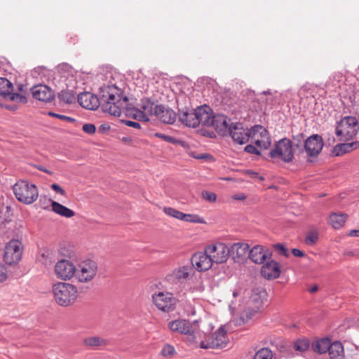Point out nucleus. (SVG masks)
<instances>
[{
	"label": "nucleus",
	"instance_id": "39448f33",
	"mask_svg": "<svg viewBox=\"0 0 359 359\" xmlns=\"http://www.w3.org/2000/svg\"><path fill=\"white\" fill-rule=\"evenodd\" d=\"M196 324L184 319L175 320L169 323L168 327L172 331L185 334L191 344L198 343L200 332L196 330Z\"/></svg>",
	"mask_w": 359,
	"mask_h": 359
},
{
	"label": "nucleus",
	"instance_id": "c03bdc74",
	"mask_svg": "<svg viewBox=\"0 0 359 359\" xmlns=\"http://www.w3.org/2000/svg\"><path fill=\"white\" fill-rule=\"evenodd\" d=\"M202 196L205 201L210 203L215 202L217 200V195L215 193L208 191H203Z\"/></svg>",
	"mask_w": 359,
	"mask_h": 359
},
{
	"label": "nucleus",
	"instance_id": "393cba45",
	"mask_svg": "<svg viewBox=\"0 0 359 359\" xmlns=\"http://www.w3.org/2000/svg\"><path fill=\"white\" fill-rule=\"evenodd\" d=\"M270 256L271 253L261 245L255 246L249 252L250 259L256 264H262Z\"/></svg>",
	"mask_w": 359,
	"mask_h": 359
},
{
	"label": "nucleus",
	"instance_id": "7c9ffc66",
	"mask_svg": "<svg viewBox=\"0 0 359 359\" xmlns=\"http://www.w3.org/2000/svg\"><path fill=\"white\" fill-rule=\"evenodd\" d=\"M51 206L53 211L62 217L70 218L75 215L72 210L67 208L58 202L53 201Z\"/></svg>",
	"mask_w": 359,
	"mask_h": 359
},
{
	"label": "nucleus",
	"instance_id": "9b49d317",
	"mask_svg": "<svg viewBox=\"0 0 359 359\" xmlns=\"http://www.w3.org/2000/svg\"><path fill=\"white\" fill-rule=\"evenodd\" d=\"M97 272V264L93 260H86L76 268L75 277L79 283H88L94 278Z\"/></svg>",
	"mask_w": 359,
	"mask_h": 359
},
{
	"label": "nucleus",
	"instance_id": "a878e982",
	"mask_svg": "<svg viewBox=\"0 0 359 359\" xmlns=\"http://www.w3.org/2000/svg\"><path fill=\"white\" fill-rule=\"evenodd\" d=\"M359 147V141H353L351 142H344L336 144L332 151V154L334 156H340L345 154L351 152Z\"/></svg>",
	"mask_w": 359,
	"mask_h": 359
},
{
	"label": "nucleus",
	"instance_id": "338daca9",
	"mask_svg": "<svg viewBox=\"0 0 359 359\" xmlns=\"http://www.w3.org/2000/svg\"><path fill=\"white\" fill-rule=\"evenodd\" d=\"M6 108L9 109L11 110H15V109H17V107H15V106H10V107L7 106Z\"/></svg>",
	"mask_w": 359,
	"mask_h": 359
},
{
	"label": "nucleus",
	"instance_id": "f8f14e48",
	"mask_svg": "<svg viewBox=\"0 0 359 359\" xmlns=\"http://www.w3.org/2000/svg\"><path fill=\"white\" fill-rule=\"evenodd\" d=\"M22 245L18 240H11L5 246L4 259L8 265L17 264L22 257Z\"/></svg>",
	"mask_w": 359,
	"mask_h": 359
},
{
	"label": "nucleus",
	"instance_id": "680f3d73",
	"mask_svg": "<svg viewBox=\"0 0 359 359\" xmlns=\"http://www.w3.org/2000/svg\"><path fill=\"white\" fill-rule=\"evenodd\" d=\"M110 128V127L107 125V124H102L101 125L100 127H99V130L100 131H105V130H109Z\"/></svg>",
	"mask_w": 359,
	"mask_h": 359
},
{
	"label": "nucleus",
	"instance_id": "aec40b11",
	"mask_svg": "<svg viewBox=\"0 0 359 359\" xmlns=\"http://www.w3.org/2000/svg\"><path fill=\"white\" fill-rule=\"evenodd\" d=\"M195 111L198 121V126L201 125L210 127V126L212 125V118L215 114L210 107L205 104L200 106L195 109Z\"/></svg>",
	"mask_w": 359,
	"mask_h": 359
},
{
	"label": "nucleus",
	"instance_id": "774afa93",
	"mask_svg": "<svg viewBox=\"0 0 359 359\" xmlns=\"http://www.w3.org/2000/svg\"><path fill=\"white\" fill-rule=\"evenodd\" d=\"M196 158H198V159H199V158H205V156L204 155H201V156H196Z\"/></svg>",
	"mask_w": 359,
	"mask_h": 359
},
{
	"label": "nucleus",
	"instance_id": "ea45409f",
	"mask_svg": "<svg viewBox=\"0 0 359 359\" xmlns=\"http://www.w3.org/2000/svg\"><path fill=\"white\" fill-rule=\"evenodd\" d=\"M295 350L304 352L309 347V341L307 339H298L294 345Z\"/></svg>",
	"mask_w": 359,
	"mask_h": 359
},
{
	"label": "nucleus",
	"instance_id": "2f4dec72",
	"mask_svg": "<svg viewBox=\"0 0 359 359\" xmlns=\"http://www.w3.org/2000/svg\"><path fill=\"white\" fill-rule=\"evenodd\" d=\"M347 219L346 214L332 213L329 217V223L335 229L343 226Z\"/></svg>",
	"mask_w": 359,
	"mask_h": 359
},
{
	"label": "nucleus",
	"instance_id": "cd10ccee",
	"mask_svg": "<svg viewBox=\"0 0 359 359\" xmlns=\"http://www.w3.org/2000/svg\"><path fill=\"white\" fill-rule=\"evenodd\" d=\"M250 246L247 243H234L229 249L233 258L235 259H242L245 257L250 252Z\"/></svg>",
	"mask_w": 359,
	"mask_h": 359
},
{
	"label": "nucleus",
	"instance_id": "e433bc0d",
	"mask_svg": "<svg viewBox=\"0 0 359 359\" xmlns=\"http://www.w3.org/2000/svg\"><path fill=\"white\" fill-rule=\"evenodd\" d=\"M163 212L168 216L178 219L182 221L183 220L184 213L175 208L171 207H165L163 208Z\"/></svg>",
	"mask_w": 359,
	"mask_h": 359
},
{
	"label": "nucleus",
	"instance_id": "5fc2aeb1",
	"mask_svg": "<svg viewBox=\"0 0 359 359\" xmlns=\"http://www.w3.org/2000/svg\"><path fill=\"white\" fill-rule=\"evenodd\" d=\"M123 123L126 126L133 127L135 128H137V129H140L141 127L140 124L138 122H135V121L125 120V121H123Z\"/></svg>",
	"mask_w": 359,
	"mask_h": 359
},
{
	"label": "nucleus",
	"instance_id": "6ab92c4d",
	"mask_svg": "<svg viewBox=\"0 0 359 359\" xmlns=\"http://www.w3.org/2000/svg\"><path fill=\"white\" fill-rule=\"evenodd\" d=\"M191 262L196 269L200 271L210 269L212 266V263H214L210 254L206 252V248L204 252L195 253L191 258Z\"/></svg>",
	"mask_w": 359,
	"mask_h": 359
},
{
	"label": "nucleus",
	"instance_id": "72a5a7b5",
	"mask_svg": "<svg viewBox=\"0 0 359 359\" xmlns=\"http://www.w3.org/2000/svg\"><path fill=\"white\" fill-rule=\"evenodd\" d=\"M157 104H154L153 102L151 101L150 99L147 97H144L141 100V109L143 114H146L147 117L149 116H155L156 115V106Z\"/></svg>",
	"mask_w": 359,
	"mask_h": 359
},
{
	"label": "nucleus",
	"instance_id": "a211bd4d",
	"mask_svg": "<svg viewBox=\"0 0 359 359\" xmlns=\"http://www.w3.org/2000/svg\"><path fill=\"white\" fill-rule=\"evenodd\" d=\"M76 81L73 78H69L67 79V88L62 90L58 93V98L60 101L66 104H72L76 102V96L78 97V93L76 87Z\"/></svg>",
	"mask_w": 359,
	"mask_h": 359
},
{
	"label": "nucleus",
	"instance_id": "2eb2a0df",
	"mask_svg": "<svg viewBox=\"0 0 359 359\" xmlns=\"http://www.w3.org/2000/svg\"><path fill=\"white\" fill-rule=\"evenodd\" d=\"M13 85L7 79L0 77V95L6 100L26 103L27 98L17 93H13Z\"/></svg>",
	"mask_w": 359,
	"mask_h": 359
},
{
	"label": "nucleus",
	"instance_id": "c85d7f7f",
	"mask_svg": "<svg viewBox=\"0 0 359 359\" xmlns=\"http://www.w3.org/2000/svg\"><path fill=\"white\" fill-rule=\"evenodd\" d=\"M83 345L90 349H97L107 345V340L98 336H90L83 340Z\"/></svg>",
	"mask_w": 359,
	"mask_h": 359
},
{
	"label": "nucleus",
	"instance_id": "a18cd8bd",
	"mask_svg": "<svg viewBox=\"0 0 359 359\" xmlns=\"http://www.w3.org/2000/svg\"><path fill=\"white\" fill-rule=\"evenodd\" d=\"M48 114L50 116L55 117V118H59V119H61V120H63V121H68V122H74L75 121V119L72 118V117H69V116H65V115H62V114H56L55 112L49 111L48 113Z\"/></svg>",
	"mask_w": 359,
	"mask_h": 359
},
{
	"label": "nucleus",
	"instance_id": "4be33fe9",
	"mask_svg": "<svg viewBox=\"0 0 359 359\" xmlns=\"http://www.w3.org/2000/svg\"><path fill=\"white\" fill-rule=\"evenodd\" d=\"M212 122V125L210 127H213L219 135L222 136L228 135L230 119L226 116L219 114H215Z\"/></svg>",
	"mask_w": 359,
	"mask_h": 359
},
{
	"label": "nucleus",
	"instance_id": "20e7f679",
	"mask_svg": "<svg viewBox=\"0 0 359 359\" xmlns=\"http://www.w3.org/2000/svg\"><path fill=\"white\" fill-rule=\"evenodd\" d=\"M13 192L16 198L25 204H32L36 201L39 191L36 186L26 180H19L13 185Z\"/></svg>",
	"mask_w": 359,
	"mask_h": 359
},
{
	"label": "nucleus",
	"instance_id": "e2e57ef3",
	"mask_svg": "<svg viewBox=\"0 0 359 359\" xmlns=\"http://www.w3.org/2000/svg\"><path fill=\"white\" fill-rule=\"evenodd\" d=\"M318 287L316 285L312 286L310 289H309V292L311 293H313V292H316V291H318Z\"/></svg>",
	"mask_w": 359,
	"mask_h": 359
},
{
	"label": "nucleus",
	"instance_id": "052dcab7",
	"mask_svg": "<svg viewBox=\"0 0 359 359\" xmlns=\"http://www.w3.org/2000/svg\"><path fill=\"white\" fill-rule=\"evenodd\" d=\"M348 236L359 237V229L358 230H356V229L350 230L348 232Z\"/></svg>",
	"mask_w": 359,
	"mask_h": 359
},
{
	"label": "nucleus",
	"instance_id": "58836bf2",
	"mask_svg": "<svg viewBox=\"0 0 359 359\" xmlns=\"http://www.w3.org/2000/svg\"><path fill=\"white\" fill-rule=\"evenodd\" d=\"M130 114L133 118L140 121L147 122L149 121V118L147 117L146 114H143L140 109H132Z\"/></svg>",
	"mask_w": 359,
	"mask_h": 359
},
{
	"label": "nucleus",
	"instance_id": "864d4df0",
	"mask_svg": "<svg viewBox=\"0 0 359 359\" xmlns=\"http://www.w3.org/2000/svg\"><path fill=\"white\" fill-rule=\"evenodd\" d=\"M50 187L53 190H54L55 192L60 194L62 196H65L66 194L65 191L60 185L57 184H52Z\"/></svg>",
	"mask_w": 359,
	"mask_h": 359
},
{
	"label": "nucleus",
	"instance_id": "9d476101",
	"mask_svg": "<svg viewBox=\"0 0 359 359\" xmlns=\"http://www.w3.org/2000/svg\"><path fill=\"white\" fill-rule=\"evenodd\" d=\"M250 139L261 150L267 149L271 144L269 132L261 125L250 128Z\"/></svg>",
	"mask_w": 359,
	"mask_h": 359
},
{
	"label": "nucleus",
	"instance_id": "423d86ee",
	"mask_svg": "<svg viewBox=\"0 0 359 359\" xmlns=\"http://www.w3.org/2000/svg\"><path fill=\"white\" fill-rule=\"evenodd\" d=\"M266 292L264 290L260 288L254 289L252 292V294L248 302V304L249 305V309H250V311L248 313L247 311L244 310L242 311V308L236 310V307L233 306V302L229 304V309L232 310V313H240L243 319L246 318L247 319L250 318L255 313L258 311L263 304V300L266 297Z\"/></svg>",
	"mask_w": 359,
	"mask_h": 359
},
{
	"label": "nucleus",
	"instance_id": "7ed1b4c3",
	"mask_svg": "<svg viewBox=\"0 0 359 359\" xmlns=\"http://www.w3.org/2000/svg\"><path fill=\"white\" fill-rule=\"evenodd\" d=\"M359 130V122L356 117L347 116L337 123L335 133L341 141L353 140Z\"/></svg>",
	"mask_w": 359,
	"mask_h": 359
},
{
	"label": "nucleus",
	"instance_id": "473e14b6",
	"mask_svg": "<svg viewBox=\"0 0 359 359\" xmlns=\"http://www.w3.org/2000/svg\"><path fill=\"white\" fill-rule=\"evenodd\" d=\"M330 359H343L344 347L341 342L336 341L332 344L328 350Z\"/></svg>",
	"mask_w": 359,
	"mask_h": 359
},
{
	"label": "nucleus",
	"instance_id": "5701e85b",
	"mask_svg": "<svg viewBox=\"0 0 359 359\" xmlns=\"http://www.w3.org/2000/svg\"><path fill=\"white\" fill-rule=\"evenodd\" d=\"M155 112L156 118L164 123L172 124L176 120L175 112L172 109L167 108L162 104L156 106Z\"/></svg>",
	"mask_w": 359,
	"mask_h": 359
},
{
	"label": "nucleus",
	"instance_id": "c756f323",
	"mask_svg": "<svg viewBox=\"0 0 359 359\" xmlns=\"http://www.w3.org/2000/svg\"><path fill=\"white\" fill-rule=\"evenodd\" d=\"M180 121L188 127L196 128L198 127V121L196 118V111H185L180 114Z\"/></svg>",
	"mask_w": 359,
	"mask_h": 359
},
{
	"label": "nucleus",
	"instance_id": "f257e3e1",
	"mask_svg": "<svg viewBox=\"0 0 359 359\" xmlns=\"http://www.w3.org/2000/svg\"><path fill=\"white\" fill-rule=\"evenodd\" d=\"M128 98L123 96L121 90L115 85H104L100 88L98 97L90 92L79 93L78 102L87 109L95 110L99 106L102 110L114 116H120L126 108Z\"/></svg>",
	"mask_w": 359,
	"mask_h": 359
},
{
	"label": "nucleus",
	"instance_id": "f704fd0d",
	"mask_svg": "<svg viewBox=\"0 0 359 359\" xmlns=\"http://www.w3.org/2000/svg\"><path fill=\"white\" fill-rule=\"evenodd\" d=\"M331 346L330 340L327 338H323L313 343L312 348L315 352L322 354L328 351Z\"/></svg>",
	"mask_w": 359,
	"mask_h": 359
},
{
	"label": "nucleus",
	"instance_id": "412c9836",
	"mask_svg": "<svg viewBox=\"0 0 359 359\" xmlns=\"http://www.w3.org/2000/svg\"><path fill=\"white\" fill-rule=\"evenodd\" d=\"M33 97L44 102H51L54 97V92L46 85H38L32 88Z\"/></svg>",
	"mask_w": 359,
	"mask_h": 359
},
{
	"label": "nucleus",
	"instance_id": "6e6d98bb",
	"mask_svg": "<svg viewBox=\"0 0 359 359\" xmlns=\"http://www.w3.org/2000/svg\"><path fill=\"white\" fill-rule=\"evenodd\" d=\"M292 253L294 256L298 257H304V253L303 251H302L299 249H297V248L292 249Z\"/></svg>",
	"mask_w": 359,
	"mask_h": 359
},
{
	"label": "nucleus",
	"instance_id": "4c0bfd02",
	"mask_svg": "<svg viewBox=\"0 0 359 359\" xmlns=\"http://www.w3.org/2000/svg\"><path fill=\"white\" fill-rule=\"evenodd\" d=\"M182 221H185V222H193V223H196V224H205V219L202 217H201L198 215H194V214L184 213Z\"/></svg>",
	"mask_w": 359,
	"mask_h": 359
},
{
	"label": "nucleus",
	"instance_id": "dca6fc26",
	"mask_svg": "<svg viewBox=\"0 0 359 359\" xmlns=\"http://www.w3.org/2000/svg\"><path fill=\"white\" fill-rule=\"evenodd\" d=\"M324 145L322 137L314 134L306 139L304 141V151L310 157H316L321 152Z\"/></svg>",
	"mask_w": 359,
	"mask_h": 359
},
{
	"label": "nucleus",
	"instance_id": "1a4fd4ad",
	"mask_svg": "<svg viewBox=\"0 0 359 359\" xmlns=\"http://www.w3.org/2000/svg\"><path fill=\"white\" fill-rule=\"evenodd\" d=\"M269 156L271 158L280 160L285 163L291 162L294 158L292 141L287 138L280 140L271 150Z\"/></svg>",
	"mask_w": 359,
	"mask_h": 359
},
{
	"label": "nucleus",
	"instance_id": "79ce46f5",
	"mask_svg": "<svg viewBox=\"0 0 359 359\" xmlns=\"http://www.w3.org/2000/svg\"><path fill=\"white\" fill-rule=\"evenodd\" d=\"M161 354L164 357H172L176 354V351L174 346L165 344L161 350Z\"/></svg>",
	"mask_w": 359,
	"mask_h": 359
},
{
	"label": "nucleus",
	"instance_id": "de8ad7c7",
	"mask_svg": "<svg viewBox=\"0 0 359 359\" xmlns=\"http://www.w3.org/2000/svg\"><path fill=\"white\" fill-rule=\"evenodd\" d=\"M306 140L303 133H299L293 137L294 144L297 147H299L301 144L304 145V141Z\"/></svg>",
	"mask_w": 359,
	"mask_h": 359
},
{
	"label": "nucleus",
	"instance_id": "c9c22d12",
	"mask_svg": "<svg viewBox=\"0 0 359 359\" xmlns=\"http://www.w3.org/2000/svg\"><path fill=\"white\" fill-rule=\"evenodd\" d=\"M273 353L268 348H262L257 351L253 357V359H272Z\"/></svg>",
	"mask_w": 359,
	"mask_h": 359
},
{
	"label": "nucleus",
	"instance_id": "4d7b16f0",
	"mask_svg": "<svg viewBox=\"0 0 359 359\" xmlns=\"http://www.w3.org/2000/svg\"><path fill=\"white\" fill-rule=\"evenodd\" d=\"M57 68L59 71H69L71 67L67 64H62L60 65Z\"/></svg>",
	"mask_w": 359,
	"mask_h": 359
},
{
	"label": "nucleus",
	"instance_id": "f03ea898",
	"mask_svg": "<svg viewBox=\"0 0 359 359\" xmlns=\"http://www.w3.org/2000/svg\"><path fill=\"white\" fill-rule=\"evenodd\" d=\"M55 302L60 306H69L78 299L79 291L76 285L67 282H57L52 286Z\"/></svg>",
	"mask_w": 359,
	"mask_h": 359
},
{
	"label": "nucleus",
	"instance_id": "0e129e2a",
	"mask_svg": "<svg viewBox=\"0 0 359 359\" xmlns=\"http://www.w3.org/2000/svg\"><path fill=\"white\" fill-rule=\"evenodd\" d=\"M262 94H264V95H271L272 92L271 91V90H266V91H263Z\"/></svg>",
	"mask_w": 359,
	"mask_h": 359
},
{
	"label": "nucleus",
	"instance_id": "b1692460",
	"mask_svg": "<svg viewBox=\"0 0 359 359\" xmlns=\"http://www.w3.org/2000/svg\"><path fill=\"white\" fill-rule=\"evenodd\" d=\"M261 273L268 280L277 278L280 274V265L278 262L271 260L262 266Z\"/></svg>",
	"mask_w": 359,
	"mask_h": 359
},
{
	"label": "nucleus",
	"instance_id": "4468645a",
	"mask_svg": "<svg viewBox=\"0 0 359 359\" xmlns=\"http://www.w3.org/2000/svg\"><path fill=\"white\" fill-rule=\"evenodd\" d=\"M57 277L62 280H69L76 273V266L69 260L62 259L57 262L54 267Z\"/></svg>",
	"mask_w": 359,
	"mask_h": 359
},
{
	"label": "nucleus",
	"instance_id": "13d9d810",
	"mask_svg": "<svg viewBox=\"0 0 359 359\" xmlns=\"http://www.w3.org/2000/svg\"><path fill=\"white\" fill-rule=\"evenodd\" d=\"M243 294V290L241 287L236 288L233 292V297H237Z\"/></svg>",
	"mask_w": 359,
	"mask_h": 359
},
{
	"label": "nucleus",
	"instance_id": "bf43d9fd",
	"mask_svg": "<svg viewBox=\"0 0 359 359\" xmlns=\"http://www.w3.org/2000/svg\"><path fill=\"white\" fill-rule=\"evenodd\" d=\"M232 198L235 200L243 201L245 199L246 196L243 194H236V195L233 196Z\"/></svg>",
	"mask_w": 359,
	"mask_h": 359
},
{
	"label": "nucleus",
	"instance_id": "37998d69",
	"mask_svg": "<svg viewBox=\"0 0 359 359\" xmlns=\"http://www.w3.org/2000/svg\"><path fill=\"white\" fill-rule=\"evenodd\" d=\"M318 240V233L316 231H310L308 233L305 243L309 245H314Z\"/></svg>",
	"mask_w": 359,
	"mask_h": 359
},
{
	"label": "nucleus",
	"instance_id": "69168bd1",
	"mask_svg": "<svg viewBox=\"0 0 359 359\" xmlns=\"http://www.w3.org/2000/svg\"><path fill=\"white\" fill-rule=\"evenodd\" d=\"M38 169H39V170H41V171H43V172H48V173H49V172H48L47 170H46L45 168H43V167H41V166H39V167H38Z\"/></svg>",
	"mask_w": 359,
	"mask_h": 359
},
{
	"label": "nucleus",
	"instance_id": "8fccbe9b",
	"mask_svg": "<svg viewBox=\"0 0 359 359\" xmlns=\"http://www.w3.org/2000/svg\"><path fill=\"white\" fill-rule=\"evenodd\" d=\"M196 311L193 305L190 302H186L184 304V314L187 316H194Z\"/></svg>",
	"mask_w": 359,
	"mask_h": 359
},
{
	"label": "nucleus",
	"instance_id": "603ef678",
	"mask_svg": "<svg viewBox=\"0 0 359 359\" xmlns=\"http://www.w3.org/2000/svg\"><path fill=\"white\" fill-rule=\"evenodd\" d=\"M7 278V269L0 263V282L6 280Z\"/></svg>",
	"mask_w": 359,
	"mask_h": 359
},
{
	"label": "nucleus",
	"instance_id": "49530a36",
	"mask_svg": "<svg viewBox=\"0 0 359 359\" xmlns=\"http://www.w3.org/2000/svg\"><path fill=\"white\" fill-rule=\"evenodd\" d=\"M245 151L249 154H256V155H260L261 152L259 150H261L259 147H257L256 145L253 144H248L245 147Z\"/></svg>",
	"mask_w": 359,
	"mask_h": 359
},
{
	"label": "nucleus",
	"instance_id": "3c124183",
	"mask_svg": "<svg viewBox=\"0 0 359 359\" xmlns=\"http://www.w3.org/2000/svg\"><path fill=\"white\" fill-rule=\"evenodd\" d=\"M275 249L279 252L280 255L285 257H288V252L287 248L280 243H277L274 245Z\"/></svg>",
	"mask_w": 359,
	"mask_h": 359
},
{
	"label": "nucleus",
	"instance_id": "f3484780",
	"mask_svg": "<svg viewBox=\"0 0 359 359\" xmlns=\"http://www.w3.org/2000/svg\"><path fill=\"white\" fill-rule=\"evenodd\" d=\"M250 129L245 128L241 123H231L228 134L233 140L239 144H244L250 140Z\"/></svg>",
	"mask_w": 359,
	"mask_h": 359
},
{
	"label": "nucleus",
	"instance_id": "0eeeda50",
	"mask_svg": "<svg viewBox=\"0 0 359 359\" xmlns=\"http://www.w3.org/2000/svg\"><path fill=\"white\" fill-rule=\"evenodd\" d=\"M226 331L221 326L211 335L208 336L205 340H199L195 346L204 349L208 348H224L228 344Z\"/></svg>",
	"mask_w": 359,
	"mask_h": 359
},
{
	"label": "nucleus",
	"instance_id": "ddd939ff",
	"mask_svg": "<svg viewBox=\"0 0 359 359\" xmlns=\"http://www.w3.org/2000/svg\"><path fill=\"white\" fill-rule=\"evenodd\" d=\"M206 252L209 253L213 262L222 264L227 260L230 250L223 243H215L206 247Z\"/></svg>",
	"mask_w": 359,
	"mask_h": 359
},
{
	"label": "nucleus",
	"instance_id": "bb28decb",
	"mask_svg": "<svg viewBox=\"0 0 359 359\" xmlns=\"http://www.w3.org/2000/svg\"><path fill=\"white\" fill-rule=\"evenodd\" d=\"M191 270V267L188 266L180 267L175 269L171 273L168 274L166 276V279L168 281L171 283L182 281L189 277V272Z\"/></svg>",
	"mask_w": 359,
	"mask_h": 359
},
{
	"label": "nucleus",
	"instance_id": "09e8293b",
	"mask_svg": "<svg viewBox=\"0 0 359 359\" xmlns=\"http://www.w3.org/2000/svg\"><path fill=\"white\" fill-rule=\"evenodd\" d=\"M83 132L87 134L93 135L95 133L96 128L94 124L92 123H86L84 124L82 127Z\"/></svg>",
	"mask_w": 359,
	"mask_h": 359
},
{
	"label": "nucleus",
	"instance_id": "6e6552de",
	"mask_svg": "<svg viewBox=\"0 0 359 359\" xmlns=\"http://www.w3.org/2000/svg\"><path fill=\"white\" fill-rule=\"evenodd\" d=\"M151 299L154 306L164 313L174 311L178 302L174 294L167 291L154 292Z\"/></svg>",
	"mask_w": 359,
	"mask_h": 359
},
{
	"label": "nucleus",
	"instance_id": "a19ab883",
	"mask_svg": "<svg viewBox=\"0 0 359 359\" xmlns=\"http://www.w3.org/2000/svg\"><path fill=\"white\" fill-rule=\"evenodd\" d=\"M154 136L158 137V138L162 139L165 142H169V143H172V144H182V145L183 143H184L183 142H182L180 140H177L175 139L174 137H172L171 136L166 135L161 133H156L154 134Z\"/></svg>",
	"mask_w": 359,
	"mask_h": 359
}]
</instances>
